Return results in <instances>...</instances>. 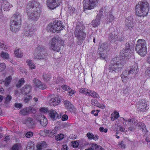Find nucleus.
I'll use <instances>...</instances> for the list:
<instances>
[{
	"label": "nucleus",
	"mask_w": 150,
	"mask_h": 150,
	"mask_svg": "<svg viewBox=\"0 0 150 150\" xmlns=\"http://www.w3.org/2000/svg\"><path fill=\"white\" fill-rule=\"evenodd\" d=\"M37 120L38 122L40 123L42 126H45L47 124V120L44 115L40 116L38 119Z\"/></svg>",
	"instance_id": "nucleus-20"
},
{
	"label": "nucleus",
	"mask_w": 150,
	"mask_h": 150,
	"mask_svg": "<svg viewBox=\"0 0 150 150\" xmlns=\"http://www.w3.org/2000/svg\"><path fill=\"white\" fill-rule=\"evenodd\" d=\"M146 41L144 40H139L137 43L135 50L140 56H145L146 54L147 48L145 46Z\"/></svg>",
	"instance_id": "nucleus-5"
},
{
	"label": "nucleus",
	"mask_w": 150,
	"mask_h": 150,
	"mask_svg": "<svg viewBox=\"0 0 150 150\" xmlns=\"http://www.w3.org/2000/svg\"><path fill=\"white\" fill-rule=\"evenodd\" d=\"M88 96H91L96 98H100V96L98 93L95 92L90 90L89 91V93L88 94Z\"/></svg>",
	"instance_id": "nucleus-34"
},
{
	"label": "nucleus",
	"mask_w": 150,
	"mask_h": 150,
	"mask_svg": "<svg viewBox=\"0 0 150 150\" xmlns=\"http://www.w3.org/2000/svg\"><path fill=\"white\" fill-rule=\"evenodd\" d=\"M124 120L125 121V122H128L129 125H131V124L135 125L137 122V120L134 118L129 119L128 120Z\"/></svg>",
	"instance_id": "nucleus-33"
},
{
	"label": "nucleus",
	"mask_w": 150,
	"mask_h": 150,
	"mask_svg": "<svg viewBox=\"0 0 150 150\" xmlns=\"http://www.w3.org/2000/svg\"><path fill=\"white\" fill-rule=\"evenodd\" d=\"M47 146L46 143L45 142H41L38 144L37 145V150H42L43 148H45Z\"/></svg>",
	"instance_id": "nucleus-28"
},
{
	"label": "nucleus",
	"mask_w": 150,
	"mask_h": 150,
	"mask_svg": "<svg viewBox=\"0 0 150 150\" xmlns=\"http://www.w3.org/2000/svg\"><path fill=\"white\" fill-rule=\"evenodd\" d=\"M97 106L102 109H103L105 107V105L103 104H100V103H98V106Z\"/></svg>",
	"instance_id": "nucleus-63"
},
{
	"label": "nucleus",
	"mask_w": 150,
	"mask_h": 150,
	"mask_svg": "<svg viewBox=\"0 0 150 150\" xmlns=\"http://www.w3.org/2000/svg\"><path fill=\"white\" fill-rule=\"evenodd\" d=\"M109 40L110 42H116L118 41V37L116 35L111 33L109 35Z\"/></svg>",
	"instance_id": "nucleus-26"
},
{
	"label": "nucleus",
	"mask_w": 150,
	"mask_h": 150,
	"mask_svg": "<svg viewBox=\"0 0 150 150\" xmlns=\"http://www.w3.org/2000/svg\"><path fill=\"white\" fill-rule=\"evenodd\" d=\"M68 119V116L67 115L64 114L63 115L61 118L62 120L63 121L67 120Z\"/></svg>",
	"instance_id": "nucleus-57"
},
{
	"label": "nucleus",
	"mask_w": 150,
	"mask_h": 150,
	"mask_svg": "<svg viewBox=\"0 0 150 150\" xmlns=\"http://www.w3.org/2000/svg\"><path fill=\"white\" fill-rule=\"evenodd\" d=\"M33 82L34 85L38 88H40V85L41 84V82L38 79H34L33 80Z\"/></svg>",
	"instance_id": "nucleus-41"
},
{
	"label": "nucleus",
	"mask_w": 150,
	"mask_h": 150,
	"mask_svg": "<svg viewBox=\"0 0 150 150\" xmlns=\"http://www.w3.org/2000/svg\"><path fill=\"white\" fill-rule=\"evenodd\" d=\"M26 125L29 128H33L35 125V121L31 118H28L25 122Z\"/></svg>",
	"instance_id": "nucleus-19"
},
{
	"label": "nucleus",
	"mask_w": 150,
	"mask_h": 150,
	"mask_svg": "<svg viewBox=\"0 0 150 150\" xmlns=\"http://www.w3.org/2000/svg\"><path fill=\"white\" fill-rule=\"evenodd\" d=\"M40 111L42 112H46L48 111V109L45 108H41L40 109Z\"/></svg>",
	"instance_id": "nucleus-60"
},
{
	"label": "nucleus",
	"mask_w": 150,
	"mask_h": 150,
	"mask_svg": "<svg viewBox=\"0 0 150 150\" xmlns=\"http://www.w3.org/2000/svg\"><path fill=\"white\" fill-rule=\"evenodd\" d=\"M100 16L99 15H97L96 19L94 20H93L91 23L92 25L94 27H96L98 26L100 24Z\"/></svg>",
	"instance_id": "nucleus-24"
},
{
	"label": "nucleus",
	"mask_w": 150,
	"mask_h": 150,
	"mask_svg": "<svg viewBox=\"0 0 150 150\" xmlns=\"http://www.w3.org/2000/svg\"><path fill=\"white\" fill-rule=\"evenodd\" d=\"M60 102L59 99L57 97L52 98L49 101L50 104L54 106L58 105Z\"/></svg>",
	"instance_id": "nucleus-23"
},
{
	"label": "nucleus",
	"mask_w": 150,
	"mask_h": 150,
	"mask_svg": "<svg viewBox=\"0 0 150 150\" xmlns=\"http://www.w3.org/2000/svg\"><path fill=\"white\" fill-rule=\"evenodd\" d=\"M19 23L14 21H11L10 29L12 31L16 32L19 29L20 24Z\"/></svg>",
	"instance_id": "nucleus-16"
},
{
	"label": "nucleus",
	"mask_w": 150,
	"mask_h": 150,
	"mask_svg": "<svg viewBox=\"0 0 150 150\" xmlns=\"http://www.w3.org/2000/svg\"><path fill=\"white\" fill-rule=\"evenodd\" d=\"M0 56L2 58L4 59H9V54L7 52H2Z\"/></svg>",
	"instance_id": "nucleus-37"
},
{
	"label": "nucleus",
	"mask_w": 150,
	"mask_h": 150,
	"mask_svg": "<svg viewBox=\"0 0 150 150\" xmlns=\"http://www.w3.org/2000/svg\"><path fill=\"white\" fill-rule=\"evenodd\" d=\"M26 8L28 20L32 22L37 21L42 11V5L35 0L29 2Z\"/></svg>",
	"instance_id": "nucleus-1"
},
{
	"label": "nucleus",
	"mask_w": 150,
	"mask_h": 150,
	"mask_svg": "<svg viewBox=\"0 0 150 150\" xmlns=\"http://www.w3.org/2000/svg\"><path fill=\"white\" fill-rule=\"evenodd\" d=\"M51 76L50 74H43V79L45 81H49L51 78Z\"/></svg>",
	"instance_id": "nucleus-38"
},
{
	"label": "nucleus",
	"mask_w": 150,
	"mask_h": 150,
	"mask_svg": "<svg viewBox=\"0 0 150 150\" xmlns=\"http://www.w3.org/2000/svg\"><path fill=\"white\" fill-rule=\"evenodd\" d=\"M135 42L134 41L129 40L127 42L125 45V49L123 51H122V54L121 55L122 57H124V59L125 60H127L128 59L130 54L133 53V52L134 51V45Z\"/></svg>",
	"instance_id": "nucleus-3"
},
{
	"label": "nucleus",
	"mask_w": 150,
	"mask_h": 150,
	"mask_svg": "<svg viewBox=\"0 0 150 150\" xmlns=\"http://www.w3.org/2000/svg\"><path fill=\"white\" fill-rule=\"evenodd\" d=\"M75 11V9L71 6H69L68 7V12L71 15L73 14Z\"/></svg>",
	"instance_id": "nucleus-43"
},
{
	"label": "nucleus",
	"mask_w": 150,
	"mask_h": 150,
	"mask_svg": "<svg viewBox=\"0 0 150 150\" xmlns=\"http://www.w3.org/2000/svg\"><path fill=\"white\" fill-rule=\"evenodd\" d=\"M47 86L44 84H42L41 83V84L40 85V87L39 88H40L42 89H44L46 88Z\"/></svg>",
	"instance_id": "nucleus-61"
},
{
	"label": "nucleus",
	"mask_w": 150,
	"mask_h": 150,
	"mask_svg": "<svg viewBox=\"0 0 150 150\" xmlns=\"http://www.w3.org/2000/svg\"><path fill=\"white\" fill-rule=\"evenodd\" d=\"M14 54L17 57L21 58L23 56V53L21 51H20V49L16 50L14 52Z\"/></svg>",
	"instance_id": "nucleus-35"
},
{
	"label": "nucleus",
	"mask_w": 150,
	"mask_h": 150,
	"mask_svg": "<svg viewBox=\"0 0 150 150\" xmlns=\"http://www.w3.org/2000/svg\"><path fill=\"white\" fill-rule=\"evenodd\" d=\"M33 133L30 132H29L26 133L25 134V136L26 137L30 138L33 136Z\"/></svg>",
	"instance_id": "nucleus-53"
},
{
	"label": "nucleus",
	"mask_w": 150,
	"mask_h": 150,
	"mask_svg": "<svg viewBox=\"0 0 150 150\" xmlns=\"http://www.w3.org/2000/svg\"><path fill=\"white\" fill-rule=\"evenodd\" d=\"M136 127H139V129L142 130L143 132L144 131V129L146 128L145 125L141 122L138 123L136 125Z\"/></svg>",
	"instance_id": "nucleus-31"
},
{
	"label": "nucleus",
	"mask_w": 150,
	"mask_h": 150,
	"mask_svg": "<svg viewBox=\"0 0 150 150\" xmlns=\"http://www.w3.org/2000/svg\"><path fill=\"white\" fill-rule=\"evenodd\" d=\"M55 139L57 141L61 140L64 138V135L62 134H59L55 136Z\"/></svg>",
	"instance_id": "nucleus-46"
},
{
	"label": "nucleus",
	"mask_w": 150,
	"mask_h": 150,
	"mask_svg": "<svg viewBox=\"0 0 150 150\" xmlns=\"http://www.w3.org/2000/svg\"><path fill=\"white\" fill-rule=\"evenodd\" d=\"M145 74L148 75L149 77H150V69H147L145 72Z\"/></svg>",
	"instance_id": "nucleus-64"
},
{
	"label": "nucleus",
	"mask_w": 150,
	"mask_h": 150,
	"mask_svg": "<svg viewBox=\"0 0 150 150\" xmlns=\"http://www.w3.org/2000/svg\"><path fill=\"white\" fill-rule=\"evenodd\" d=\"M138 67L136 64L132 66L130 69H126L125 71L123 72L122 74L121 75V77L122 78L123 77H127L126 76L127 74H136L138 71Z\"/></svg>",
	"instance_id": "nucleus-12"
},
{
	"label": "nucleus",
	"mask_w": 150,
	"mask_h": 150,
	"mask_svg": "<svg viewBox=\"0 0 150 150\" xmlns=\"http://www.w3.org/2000/svg\"><path fill=\"white\" fill-rule=\"evenodd\" d=\"M13 18L14 19L11 21H14L20 23L21 20V15L19 13H16L13 16Z\"/></svg>",
	"instance_id": "nucleus-22"
},
{
	"label": "nucleus",
	"mask_w": 150,
	"mask_h": 150,
	"mask_svg": "<svg viewBox=\"0 0 150 150\" xmlns=\"http://www.w3.org/2000/svg\"><path fill=\"white\" fill-rule=\"evenodd\" d=\"M97 1L98 0H84V11L86 12L88 9L90 10L94 8L98 3Z\"/></svg>",
	"instance_id": "nucleus-11"
},
{
	"label": "nucleus",
	"mask_w": 150,
	"mask_h": 150,
	"mask_svg": "<svg viewBox=\"0 0 150 150\" xmlns=\"http://www.w3.org/2000/svg\"><path fill=\"white\" fill-rule=\"evenodd\" d=\"M120 146L122 148H124L125 147V145L124 143V142L123 141H122L120 144Z\"/></svg>",
	"instance_id": "nucleus-62"
},
{
	"label": "nucleus",
	"mask_w": 150,
	"mask_h": 150,
	"mask_svg": "<svg viewBox=\"0 0 150 150\" xmlns=\"http://www.w3.org/2000/svg\"><path fill=\"white\" fill-rule=\"evenodd\" d=\"M31 91V86L28 85H24L22 89V93L26 95L29 93Z\"/></svg>",
	"instance_id": "nucleus-25"
},
{
	"label": "nucleus",
	"mask_w": 150,
	"mask_h": 150,
	"mask_svg": "<svg viewBox=\"0 0 150 150\" xmlns=\"http://www.w3.org/2000/svg\"><path fill=\"white\" fill-rule=\"evenodd\" d=\"M64 42L60 37L58 36L53 38L51 42V47L52 50L59 52L61 47H63Z\"/></svg>",
	"instance_id": "nucleus-4"
},
{
	"label": "nucleus",
	"mask_w": 150,
	"mask_h": 150,
	"mask_svg": "<svg viewBox=\"0 0 150 150\" xmlns=\"http://www.w3.org/2000/svg\"><path fill=\"white\" fill-rule=\"evenodd\" d=\"M105 16L107 21H108L109 22H112L115 19L114 16L112 15L111 12L107 13Z\"/></svg>",
	"instance_id": "nucleus-29"
},
{
	"label": "nucleus",
	"mask_w": 150,
	"mask_h": 150,
	"mask_svg": "<svg viewBox=\"0 0 150 150\" xmlns=\"http://www.w3.org/2000/svg\"><path fill=\"white\" fill-rule=\"evenodd\" d=\"M3 7L5 11H8L10 10L11 6L9 3L6 2L4 4Z\"/></svg>",
	"instance_id": "nucleus-39"
},
{
	"label": "nucleus",
	"mask_w": 150,
	"mask_h": 150,
	"mask_svg": "<svg viewBox=\"0 0 150 150\" xmlns=\"http://www.w3.org/2000/svg\"><path fill=\"white\" fill-rule=\"evenodd\" d=\"M45 132L47 136L52 137L55 135V134L57 132V131L54 129L46 130Z\"/></svg>",
	"instance_id": "nucleus-27"
},
{
	"label": "nucleus",
	"mask_w": 150,
	"mask_h": 150,
	"mask_svg": "<svg viewBox=\"0 0 150 150\" xmlns=\"http://www.w3.org/2000/svg\"><path fill=\"white\" fill-rule=\"evenodd\" d=\"M136 14L138 16H146L149 9V5L147 1L139 2L135 7Z\"/></svg>",
	"instance_id": "nucleus-2"
},
{
	"label": "nucleus",
	"mask_w": 150,
	"mask_h": 150,
	"mask_svg": "<svg viewBox=\"0 0 150 150\" xmlns=\"http://www.w3.org/2000/svg\"><path fill=\"white\" fill-rule=\"evenodd\" d=\"M98 100L95 99H92L91 101V103L92 105L96 106H98Z\"/></svg>",
	"instance_id": "nucleus-51"
},
{
	"label": "nucleus",
	"mask_w": 150,
	"mask_h": 150,
	"mask_svg": "<svg viewBox=\"0 0 150 150\" xmlns=\"http://www.w3.org/2000/svg\"><path fill=\"white\" fill-rule=\"evenodd\" d=\"M36 49L38 53L34 56V58L36 59H45L48 56L45 48L42 45H38L36 48Z\"/></svg>",
	"instance_id": "nucleus-8"
},
{
	"label": "nucleus",
	"mask_w": 150,
	"mask_h": 150,
	"mask_svg": "<svg viewBox=\"0 0 150 150\" xmlns=\"http://www.w3.org/2000/svg\"><path fill=\"white\" fill-rule=\"evenodd\" d=\"M11 77L9 76L6 79L5 81H4V84L5 86H7L11 82Z\"/></svg>",
	"instance_id": "nucleus-45"
},
{
	"label": "nucleus",
	"mask_w": 150,
	"mask_h": 150,
	"mask_svg": "<svg viewBox=\"0 0 150 150\" xmlns=\"http://www.w3.org/2000/svg\"><path fill=\"white\" fill-rule=\"evenodd\" d=\"M81 25H76L74 33L75 36L77 39V43L79 45H81L83 42L86 37V33L81 30Z\"/></svg>",
	"instance_id": "nucleus-6"
},
{
	"label": "nucleus",
	"mask_w": 150,
	"mask_h": 150,
	"mask_svg": "<svg viewBox=\"0 0 150 150\" xmlns=\"http://www.w3.org/2000/svg\"><path fill=\"white\" fill-rule=\"evenodd\" d=\"M113 115L114 117V118H115V119H117L119 117V114L117 112H114L113 114Z\"/></svg>",
	"instance_id": "nucleus-59"
},
{
	"label": "nucleus",
	"mask_w": 150,
	"mask_h": 150,
	"mask_svg": "<svg viewBox=\"0 0 150 150\" xmlns=\"http://www.w3.org/2000/svg\"><path fill=\"white\" fill-rule=\"evenodd\" d=\"M106 8L105 7H104L102 8L99 11V13L97 15H99L100 17L102 16H103L104 14H105L107 12V9H106Z\"/></svg>",
	"instance_id": "nucleus-32"
},
{
	"label": "nucleus",
	"mask_w": 150,
	"mask_h": 150,
	"mask_svg": "<svg viewBox=\"0 0 150 150\" xmlns=\"http://www.w3.org/2000/svg\"><path fill=\"white\" fill-rule=\"evenodd\" d=\"M50 31L53 33L59 32L64 28L62 22L60 21L56 20L50 25Z\"/></svg>",
	"instance_id": "nucleus-10"
},
{
	"label": "nucleus",
	"mask_w": 150,
	"mask_h": 150,
	"mask_svg": "<svg viewBox=\"0 0 150 150\" xmlns=\"http://www.w3.org/2000/svg\"><path fill=\"white\" fill-rule=\"evenodd\" d=\"M133 21L131 17H129L125 20V28L127 29H131L134 26Z\"/></svg>",
	"instance_id": "nucleus-18"
},
{
	"label": "nucleus",
	"mask_w": 150,
	"mask_h": 150,
	"mask_svg": "<svg viewBox=\"0 0 150 150\" xmlns=\"http://www.w3.org/2000/svg\"><path fill=\"white\" fill-rule=\"evenodd\" d=\"M14 106L16 108H21L23 106L22 104L21 103H15L14 104Z\"/></svg>",
	"instance_id": "nucleus-54"
},
{
	"label": "nucleus",
	"mask_w": 150,
	"mask_h": 150,
	"mask_svg": "<svg viewBox=\"0 0 150 150\" xmlns=\"http://www.w3.org/2000/svg\"><path fill=\"white\" fill-rule=\"evenodd\" d=\"M65 107L70 111H72L74 110V106L70 102L67 100H65L64 102Z\"/></svg>",
	"instance_id": "nucleus-21"
},
{
	"label": "nucleus",
	"mask_w": 150,
	"mask_h": 150,
	"mask_svg": "<svg viewBox=\"0 0 150 150\" xmlns=\"http://www.w3.org/2000/svg\"><path fill=\"white\" fill-rule=\"evenodd\" d=\"M6 67V65L4 63H1L0 64V71L4 70Z\"/></svg>",
	"instance_id": "nucleus-52"
},
{
	"label": "nucleus",
	"mask_w": 150,
	"mask_h": 150,
	"mask_svg": "<svg viewBox=\"0 0 150 150\" xmlns=\"http://www.w3.org/2000/svg\"><path fill=\"white\" fill-rule=\"evenodd\" d=\"M123 64L122 62L117 61L115 63L110 64L109 66L108 71L110 73H117L122 68Z\"/></svg>",
	"instance_id": "nucleus-7"
},
{
	"label": "nucleus",
	"mask_w": 150,
	"mask_h": 150,
	"mask_svg": "<svg viewBox=\"0 0 150 150\" xmlns=\"http://www.w3.org/2000/svg\"><path fill=\"white\" fill-rule=\"evenodd\" d=\"M100 147V146L96 144L92 143L91 144L90 148H91V150H94L96 149H98Z\"/></svg>",
	"instance_id": "nucleus-42"
},
{
	"label": "nucleus",
	"mask_w": 150,
	"mask_h": 150,
	"mask_svg": "<svg viewBox=\"0 0 150 150\" xmlns=\"http://www.w3.org/2000/svg\"><path fill=\"white\" fill-rule=\"evenodd\" d=\"M59 0H47V3L50 9H53L58 6Z\"/></svg>",
	"instance_id": "nucleus-14"
},
{
	"label": "nucleus",
	"mask_w": 150,
	"mask_h": 150,
	"mask_svg": "<svg viewBox=\"0 0 150 150\" xmlns=\"http://www.w3.org/2000/svg\"><path fill=\"white\" fill-rule=\"evenodd\" d=\"M86 136L89 139H93V140L96 139L95 138H94V135L92 133L88 132L87 133Z\"/></svg>",
	"instance_id": "nucleus-47"
},
{
	"label": "nucleus",
	"mask_w": 150,
	"mask_h": 150,
	"mask_svg": "<svg viewBox=\"0 0 150 150\" xmlns=\"http://www.w3.org/2000/svg\"><path fill=\"white\" fill-rule=\"evenodd\" d=\"M32 145V143H28L26 147V150H34V148Z\"/></svg>",
	"instance_id": "nucleus-49"
},
{
	"label": "nucleus",
	"mask_w": 150,
	"mask_h": 150,
	"mask_svg": "<svg viewBox=\"0 0 150 150\" xmlns=\"http://www.w3.org/2000/svg\"><path fill=\"white\" fill-rule=\"evenodd\" d=\"M72 143V146L74 147L75 148L78 147L79 145V143L78 142L75 141H73Z\"/></svg>",
	"instance_id": "nucleus-55"
},
{
	"label": "nucleus",
	"mask_w": 150,
	"mask_h": 150,
	"mask_svg": "<svg viewBox=\"0 0 150 150\" xmlns=\"http://www.w3.org/2000/svg\"><path fill=\"white\" fill-rule=\"evenodd\" d=\"M11 97L10 95H8L5 99V103L8 104L11 99Z\"/></svg>",
	"instance_id": "nucleus-50"
},
{
	"label": "nucleus",
	"mask_w": 150,
	"mask_h": 150,
	"mask_svg": "<svg viewBox=\"0 0 150 150\" xmlns=\"http://www.w3.org/2000/svg\"><path fill=\"white\" fill-rule=\"evenodd\" d=\"M137 107L139 110L142 111H144L146 110L147 106L146 100L143 99L140 100L137 105Z\"/></svg>",
	"instance_id": "nucleus-15"
},
{
	"label": "nucleus",
	"mask_w": 150,
	"mask_h": 150,
	"mask_svg": "<svg viewBox=\"0 0 150 150\" xmlns=\"http://www.w3.org/2000/svg\"><path fill=\"white\" fill-rule=\"evenodd\" d=\"M36 30V28H34L33 26L25 27L24 29V35L27 36H31L33 34Z\"/></svg>",
	"instance_id": "nucleus-13"
},
{
	"label": "nucleus",
	"mask_w": 150,
	"mask_h": 150,
	"mask_svg": "<svg viewBox=\"0 0 150 150\" xmlns=\"http://www.w3.org/2000/svg\"><path fill=\"white\" fill-rule=\"evenodd\" d=\"M27 63H28L30 69H33L35 68L36 66L31 60H28L27 61Z\"/></svg>",
	"instance_id": "nucleus-36"
},
{
	"label": "nucleus",
	"mask_w": 150,
	"mask_h": 150,
	"mask_svg": "<svg viewBox=\"0 0 150 150\" xmlns=\"http://www.w3.org/2000/svg\"><path fill=\"white\" fill-rule=\"evenodd\" d=\"M19 146L17 144L14 145L12 147L11 150H18Z\"/></svg>",
	"instance_id": "nucleus-58"
},
{
	"label": "nucleus",
	"mask_w": 150,
	"mask_h": 150,
	"mask_svg": "<svg viewBox=\"0 0 150 150\" xmlns=\"http://www.w3.org/2000/svg\"><path fill=\"white\" fill-rule=\"evenodd\" d=\"M49 115L51 119L53 120H55L57 119L61 118L57 112L53 110H51L48 111Z\"/></svg>",
	"instance_id": "nucleus-17"
},
{
	"label": "nucleus",
	"mask_w": 150,
	"mask_h": 150,
	"mask_svg": "<svg viewBox=\"0 0 150 150\" xmlns=\"http://www.w3.org/2000/svg\"><path fill=\"white\" fill-rule=\"evenodd\" d=\"M24 80L23 78H22L18 81L16 84V86L17 87H20L21 85H23L24 83Z\"/></svg>",
	"instance_id": "nucleus-44"
},
{
	"label": "nucleus",
	"mask_w": 150,
	"mask_h": 150,
	"mask_svg": "<svg viewBox=\"0 0 150 150\" xmlns=\"http://www.w3.org/2000/svg\"><path fill=\"white\" fill-rule=\"evenodd\" d=\"M90 90L86 88H83L79 89V91L81 93H83L88 96V94L89 93Z\"/></svg>",
	"instance_id": "nucleus-40"
},
{
	"label": "nucleus",
	"mask_w": 150,
	"mask_h": 150,
	"mask_svg": "<svg viewBox=\"0 0 150 150\" xmlns=\"http://www.w3.org/2000/svg\"><path fill=\"white\" fill-rule=\"evenodd\" d=\"M30 108L29 107H26L23 109L21 110L20 113L21 114L23 115H27L28 113H30Z\"/></svg>",
	"instance_id": "nucleus-30"
},
{
	"label": "nucleus",
	"mask_w": 150,
	"mask_h": 150,
	"mask_svg": "<svg viewBox=\"0 0 150 150\" xmlns=\"http://www.w3.org/2000/svg\"><path fill=\"white\" fill-rule=\"evenodd\" d=\"M32 98L30 95L26 96L24 97V102L25 103H28L30 100Z\"/></svg>",
	"instance_id": "nucleus-48"
},
{
	"label": "nucleus",
	"mask_w": 150,
	"mask_h": 150,
	"mask_svg": "<svg viewBox=\"0 0 150 150\" xmlns=\"http://www.w3.org/2000/svg\"><path fill=\"white\" fill-rule=\"evenodd\" d=\"M4 43L0 42V46L3 49L5 50L6 49H7L6 48V45L5 44H4Z\"/></svg>",
	"instance_id": "nucleus-56"
},
{
	"label": "nucleus",
	"mask_w": 150,
	"mask_h": 150,
	"mask_svg": "<svg viewBox=\"0 0 150 150\" xmlns=\"http://www.w3.org/2000/svg\"><path fill=\"white\" fill-rule=\"evenodd\" d=\"M107 48V46L103 43H101L99 45L98 47V54L99 55V58L101 59L104 60L105 61L108 60V58L106 55Z\"/></svg>",
	"instance_id": "nucleus-9"
}]
</instances>
